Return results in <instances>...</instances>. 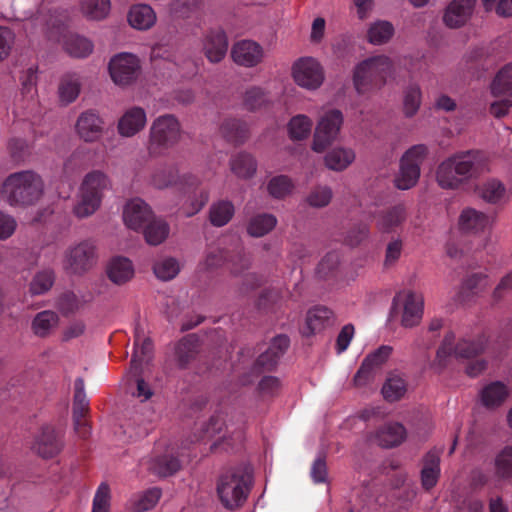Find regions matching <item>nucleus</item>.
<instances>
[{
  "instance_id": "obj_1",
  "label": "nucleus",
  "mask_w": 512,
  "mask_h": 512,
  "mask_svg": "<svg viewBox=\"0 0 512 512\" xmlns=\"http://www.w3.org/2000/svg\"><path fill=\"white\" fill-rule=\"evenodd\" d=\"M489 171L487 157L478 151L456 153L442 161L436 170V181L443 189L456 190L471 178Z\"/></svg>"
},
{
  "instance_id": "obj_2",
  "label": "nucleus",
  "mask_w": 512,
  "mask_h": 512,
  "mask_svg": "<svg viewBox=\"0 0 512 512\" xmlns=\"http://www.w3.org/2000/svg\"><path fill=\"white\" fill-rule=\"evenodd\" d=\"M43 178L33 170H22L8 175L1 184L0 198L14 208L35 205L44 195Z\"/></svg>"
},
{
  "instance_id": "obj_3",
  "label": "nucleus",
  "mask_w": 512,
  "mask_h": 512,
  "mask_svg": "<svg viewBox=\"0 0 512 512\" xmlns=\"http://www.w3.org/2000/svg\"><path fill=\"white\" fill-rule=\"evenodd\" d=\"M395 61L386 54H377L359 61L352 69V84L359 96L381 89L395 75Z\"/></svg>"
},
{
  "instance_id": "obj_4",
  "label": "nucleus",
  "mask_w": 512,
  "mask_h": 512,
  "mask_svg": "<svg viewBox=\"0 0 512 512\" xmlns=\"http://www.w3.org/2000/svg\"><path fill=\"white\" fill-rule=\"evenodd\" d=\"M485 348L484 341L479 339L477 341L460 340L456 341L453 332H448L439 346L436 357L431 364V368L440 373L450 362L451 358L470 359Z\"/></svg>"
},
{
  "instance_id": "obj_5",
  "label": "nucleus",
  "mask_w": 512,
  "mask_h": 512,
  "mask_svg": "<svg viewBox=\"0 0 512 512\" xmlns=\"http://www.w3.org/2000/svg\"><path fill=\"white\" fill-rule=\"evenodd\" d=\"M249 491L248 476L242 470H231L222 474L217 482V494L227 509L240 507Z\"/></svg>"
},
{
  "instance_id": "obj_6",
  "label": "nucleus",
  "mask_w": 512,
  "mask_h": 512,
  "mask_svg": "<svg viewBox=\"0 0 512 512\" xmlns=\"http://www.w3.org/2000/svg\"><path fill=\"white\" fill-rule=\"evenodd\" d=\"M181 137V126L177 118L167 114L156 118L150 128L148 150L153 156L163 154L174 146Z\"/></svg>"
},
{
  "instance_id": "obj_7",
  "label": "nucleus",
  "mask_w": 512,
  "mask_h": 512,
  "mask_svg": "<svg viewBox=\"0 0 512 512\" xmlns=\"http://www.w3.org/2000/svg\"><path fill=\"white\" fill-rule=\"evenodd\" d=\"M343 123L344 116L339 109L323 111L316 122L311 149L316 153L324 152L338 140Z\"/></svg>"
},
{
  "instance_id": "obj_8",
  "label": "nucleus",
  "mask_w": 512,
  "mask_h": 512,
  "mask_svg": "<svg viewBox=\"0 0 512 512\" xmlns=\"http://www.w3.org/2000/svg\"><path fill=\"white\" fill-rule=\"evenodd\" d=\"M111 81L120 88L134 85L141 75V61L130 52H120L113 55L107 64Z\"/></svg>"
},
{
  "instance_id": "obj_9",
  "label": "nucleus",
  "mask_w": 512,
  "mask_h": 512,
  "mask_svg": "<svg viewBox=\"0 0 512 512\" xmlns=\"http://www.w3.org/2000/svg\"><path fill=\"white\" fill-rule=\"evenodd\" d=\"M291 77L298 87L307 91H316L325 82V70L317 58L303 56L293 62Z\"/></svg>"
},
{
  "instance_id": "obj_10",
  "label": "nucleus",
  "mask_w": 512,
  "mask_h": 512,
  "mask_svg": "<svg viewBox=\"0 0 512 512\" xmlns=\"http://www.w3.org/2000/svg\"><path fill=\"white\" fill-rule=\"evenodd\" d=\"M427 154L425 145L418 144L408 149L400 160L399 172L394 179L395 186L400 190L414 187L420 177V165Z\"/></svg>"
},
{
  "instance_id": "obj_11",
  "label": "nucleus",
  "mask_w": 512,
  "mask_h": 512,
  "mask_svg": "<svg viewBox=\"0 0 512 512\" xmlns=\"http://www.w3.org/2000/svg\"><path fill=\"white\" fill-rule=\"evenodd\" d=\"M424 299L417 292L407 290L393 299L392 313L400 317L401 325L411 328L419 324L423 316Z\"/></svg>"
},
{
  "instance_id": "obj_12",
  "label": "nucleus",
  "mask_w": 512,
  "mask_h": 512,
  "mask_svg": "<svg viewBox=\"0 0 512 512\" xmlns=\"http://www.w3.org/2000/svg\"><path fill=\"white\" fill-rule=\"evenodd\" d=\"M141 466L154 475L166 477L179 470L180 462L174 448L157 446L148 457L141 460Z\"/></svg>"
},
{
  "instance_id": "obj_13",
  "label": "nucleus",
  "mask_w": 512,
  "mask_h": 512,
  "mask_svg": "<svg viewBox=\"0 0 512 512\" xmlns=\"http://www.w3.org/2000/svg\"><path fill=\"white\" fill-rule=\"evenodd\" d=\"M94 260V244L90 241H84L67 250L64 267L72 273H83L92 267Z\"/></svg>"
},
{
  "instance_id": "obj_14",
  "label": "nucleus",
  "mask_w": 512,
  "mask_h": 512,
  "mask_svg": "<svg viewBox=\"0 0 512 512\" xmlns=\"http://www.w3.org/2000/svg\"><path fill=\"white\" fill-rule=\"evenodd\" d=\"M104 121L92 110L82 112L75 123L77 136L86 143L99 141L104 134Z\"/></svg>"
},
{
  "instance_id": "obj_15",
  "label": "nucleus",
  "mask_w": 512,
  "mask_h": 512,
  "mask_svg": "<svg viewBox=\"0 0 512 512\" xmlns=\"http://www.w3.org/2000/svg\"><path fill=\"white\" fill-rule=\"evenodd\" d=\"M476 0H451L443 13V23L449 28H460L472 17Z\"/></svg>"
},
{
  "instance_id": "obj_16",
  "label": "nucleus",
  "mask_w": 512,
  "mask_h": 512,
  "mask_svg": "<svg viewBox=\"0 0 512 512\" xmlns=\"http://www.w3.org/2000/svg\"><path fill=\"white\" fill-rule=\"evenodd\" d=\"M153 216L151 208L140 198L129 200L123 209L125 225L135 231L142 230Z\"/></svg>"
},
{
  "instance_id": "obj_17",
  "label": "nucleus",
  "mask_w": 512,
  "mask_h": 512,
  "mask_svg": "<svg viewBox=\"0 0 512 512\" xmlns=\"http://www.w3.org/2000/svg\"><path fill=\"white\" fill-rule=\"evenodd\" d=\"M233 61L244 67H255L264 58V50L260 44L252 40H241L236 42L231 49Z\"/></svg>"
},
{
  "instance_id": "obj_18",
  "label": "nucleus",
  "mask_w": 512,
  "mask_h": 512,
  "mask_svg": "<svg viewBox=\"0 0 512 512\" xmlns=\"http://www.w3.org/2000/svg\"><path fill=\"white\" fill-rule=\"evenodd\" d=\"M510 395L509 387L502 381L485 384L479 391V402L486 409L494 410L502 406Z\"/></svg>"
},
{
  "instance_id": "obj_19",
  "label": "nucleus",
  "mask_w": 512,
  "mask_h": 512,
  "mask_svg": "<svg viewBox=\"0 0 512 512\" xmlns=\"http://www.w3.org/2000/svg\"><path fill=\"white\" fill-rule=\"evenodd\" d=\"M147 123V115L141 107L127 109L119 118L117 124L118 133L122 137H133L143 130Z\"/></svg>"
},
{
  "instance_id": "obj_20",
  "label": "nucleus",
  "mask_w": 512,
  "mask_h": 512,
  "mask_svg": "<svg viewBox=\"0 0 512 512\" xmlns=\"http://www.w3.org/2000/svg\"><path fill=\"white\" fill-rule=\"evenodd\" d=\"M228 50L227 36L222 29L207 32L203 38V52L211 63H218L224 59Z\"/></svg>"
},
{
  "instance_id": "obj_21",
  "label": "nucleus",
  "mask_w": 512,
  "mask_h": 512,
  "mask_svg": "<svg viewBox=\"0 0 512 512\" xmlns=\"http://www.w3.org/2000/svg\"><path fill=\"white\" fill-rule=\"evenodd\" d=\"M391 352L392 348L390 346H381L367 355L354 377L355 384L357 386L364 385L373 371L380 368L388 360Z\"/></svg>"
},
{
  "instance_id": "obj_22",
  "label": "nucleus",
  "mask_w": 512,
  "mask_h": 512,
  "mask_svg": "<svg viewBox=\"0 0 512 512\" xmlns=\"http://www.w3.org/2000/svg\"><path fill=\"white\" fill-rule=\"evenodd\" d=\"M106 274L115 285H123L133 279L135 275L134 264L127 257L114 256L106 265Z\"/></svg>"
},
{
  "instance_id": "obj_23",
  "label": "nucleus",
  "mask_w": 512,
  "mask_h": 512,
  "mask_svg": "<svg viewBox=\"0 0 512 512\" xmlns=\"http://www.w3.org/2000/svg\"><path fill=\"white\" fill-rule=\"evenodd\" d=\"M88 410V400L84 391L83 380L75 381V395L73 404V418L76 432L80 437L85 438L89 434V428L83 419Z\"/></svg>"
},
{
  "instance_id": "obj_24",
  "label": "nucleus",
  "mask_w": 512,
  "mask_h": 512,
  "mask_svg": "<svg viewBox=\"0 0 512 512\" xmlns=\"http://www.w3.org/2000/svg\"><path fill=\"white\" fill-rule=\"evenodd\" d=\"M356 159L354 149L347 146H336L328 150L324 156V165L327 169L342 172Z\"/></svg>"
},
{
  "instance_id": "obj_25",
  "label": "nucleus",
  "mask_w": 512,
  "mask_h": 512,
  "mask_svg": "<svg viewBox=\"0 0 512 512\" xmlns=\"http://www.w3.org/2000/svg\"><path fill=\"white\" fill-rule=\"evenodd\" d=\"M61 448L62 441L51 427L44 428L33 445V450L43 458H52Z\"/></svg>"
},
{
  "instance_id": "obj_26",
  "label": "nucleus",
  "mask_w": 512,
  "mask_h": 512,
  "mask_svg": "<svg viewBox=\"0 0 512 512\" xmlns=\"http://www.w3.org/2000/svg\"><path fill=\"white\" fill-rule=\"evenodd\" d=\"M127 20L132 28L145 31L155 25L157 16L151 6L147 4H136L129 9Z\"/></svg>"
},
{
  "instance_id": "obj_27",
  "label": "nucleus",
  "mask_w": 512,
  "mask_h": 512,
  "mask_svg": "<svg viewBox=\"0 0 512 512\" xmlns=\"http://www.w3.org/2000/svg\"><path fill=\"white\" fill-rule=\"evenodd\" d=\"M406 220V209L403 205H395L376 216V227L382 233L394 232Z\"/></svg>"
},
{
  "instance_id": "obj_28",
  "label": "nucleus",
  "mask_w": 512,
  "mask_h": 512,
  "mask_svg": "<svg viewBox=\"0 0 512 512\" xmlns=\"http://www.w3.org/2000/svg\"><path fill=\"white\" fill-rule=\"evenodd\" d=\"M459 227L466 232L478 233L490 227L492 219L482 211L465 208L459 216Z\"/></svg>"
},
{
  "instance_id": "obj_29",
  "label": "nucleus",
  "mask_w": 512,
  "mask_h": 512,
  "mask_svg": "<svg viewBox=\"0 0 512 512\" xmlns=\"http://www.w3.org/2000/svg\"><path fill=\"white\" fill-rule=\"evenodd\" d=\"M111 188L110 178L101 170H93L87 173L79 187L84 193L98 196L103 199L104 192Z\"/></svg>"
},
{
  "instance_id": "obj_30",
  "label": "nucleus",
  "mask_w": 512,
  "mask_h": 512,
  "mask_svg": "<svg viewBox=\"0 0 512 512\" xmlns=\"http://www.w3.org/2000/svg\"><path fill=\"white\" fill-rule=\"evenodd\" d=\"M288 346L289 339L287 336H276L271 341L269 348L258 357L257 364L264 369H271L276 365L278 359L284 354Z\"/></svg>"
},
{
  "instance_id": "obj_31",
  "label": "nucleus",
  "mask_w": 512,
  "mask_h": 512,
  "mask_svg": "<svg viewBox=\"0 0 512 512\" xmlns=\"http://www.w3.org/2000/svg\"><path fill=\"white\" fill-rule=\"evenodd\" d=\"M406 437L405 428L399 423H387L375 435L376 442L385 448L399 445Z\"/></svg>"
},
{
  "instance_id": "obj_32",
  "label": "nucleus",
  "mask_w": 512,
  "mask_h": 512,
  "mask_svg": "<svg viewBox=\"0 0 512 512\" xmlns=\"http://www.w3.org/2000/svg\"><path fill=\"white\" fill-rule=\"evenodd\" d=\"M313 128L312 119L305 114L293 116L287 123V134L291 141L299 142L309 138Z\"/></svg>"
},
{
  "instance_id": "obj_33",
  "label": "nucleus",
  "mask_w": 512,
  "mask_h": 512,
  "mask_svg": "<svg viewBox=\"0 0 512 512\" xmlns=\"http://www.w3.org/2000/svg\"><path fill=\"white\" fill-rule=\"evenodd\" d=\"M58 325V314L51 310H45L35 315L31 323V329L36 336L44 338L49 336Z\"/></svg>"
},
{
  "instance_id": "obj_34",
  "label": "nucleus",
  "mask_w": 512,
  "mask_h": 512,
  "mask_svg": "<svg viewBox=\"0 0 512 512\" xmlns=\"http://www.w3.org/2000/svg\"><path fill=\"white\" fill-rule=\"evenodd\" d=\"M81 79L80 76L71 73L65 74L58 85V97L62 104L68 105L74 102L80 94Z\"/></svg>"
},
{
  "instance_id": "obj_35",
  "label": "nucleus",
  "mask_w": 512,
  "mask_h": 512,
  "mask_svg": "<svg viewBox=\"0 0 512 512\" xmlns=\"http://www.w3.org/2000/svg\"><path fill=\"white\" fill-rule=\"evenodd\" d=\"M230 168L238 178L248 179L256 173L257 162L251 154L240 152L231 158Z\"/></svg>"
},
{
  "instance_id": "obj_36",
  "label": "nucleus",
  "mask_w": 512,
  "mask_h": 512,
  "mask_svg": "<svg viewBox=\"0 0 512 512\" xmlns=\"http://www.w3.org/2000/svg\"><path fill=\"white\" fill-rule=\"evenodd\" d=\"M332 317V312L326 307L318 306L308 311L306 316V323L303 328L305 335H312L320 332L329 319Z\"/></svg>"
},
{
  "instance_id": "obj_37",
  "label": "nucleus",
  "mask_w": 512,
  "mask_h": 512,
  "mask_svg": "<svg viewBox=\"0 0 512 512\" xmlns=\"http://www.w3.org/2000/svg\"><path fill=\"white\" fill-rule=\"evenodd\" d=\"M142 230L146 242L149 245L156 246L166 240L169 235L170 228L167 222L161 219H156L153 216Z\"/></svg>"
},
{
  "instance_id": "obj_38",
  "label": "nucleus",
  "mask_w": 512,
  "mask_h": 512,
  "mask_svg": "<svg viewBox=\"0 0 512 512\" xmlns=\"http://www.w3.org/2000/svg\"><path fill=\"white\" fill-rule=\"evenodd\" d=\"M65 51L76 58H84L89 56L93 51V43L79 35H68L63 40Z\"/></svg>"
},
{
  "instance_id": "obj_39",
  "label": "nucleus",
  "mask_w": 512,
  "mask_h": 512,
  "mask_svg": "<svg viewBox=\"0 0 512 512\" xmlns=\"http://www.w3.org/2000/svg\"><path fill=\"white\" fill-rule=\"evenodd\" d=\"M152 350L153 346L150 339H140L139 337H137L135 341L134 352L132 355L130 372L137 375L138 372L141 370L142 366L150 360Z\"/></svg>"
},
{
  "instance_id": "obj_40",
  "label": "nucleus",
  "mask_w": 512,
  "mask_h": 512,
  "mask_svg": "<svg viewBox=\"0 0 512 512\" xmlns=\"http://www.w3.org/2000/svg\"><path fill=\"white\" fill-rule=\"evenodd\" d=\"M110 9V0H82L80 3L81 13L89 20L105 19L109 15Z\"/></svg>"
},
{
  "instance_id": "obj_41",
  "label": "nucleus",
  "mask_w": 512,
  "mask_h": 512,
  "mask_svg": "<svg viewBox=\"0 0 512 512\" xmlns=\"http://www.w3.org/2000/svg\"><path fill=\"white\" fill-rule=\"evenodd\" d=\"M407 391L405 379L397 374L391 373L382 387V394L387 401L394 402L401 399Z\"/></svg>"
},
{
  "instance_id": "obj_42",
  "label": "nucleus",
  "mask_w": 512,
  "mask_h": 512,
  "mask_svg": "<svg viewBox=\"0 0 512 512\" xmlns=\"http://www.w3.org/2000/svg\"><path fill=\"white\" fill-rule=\"evenodd\" d=\"M102 200L98 196L84 193L79 189L73 213L78 218H86L94 214L100 207Z\"/></svg>"
},
{
  "instance_id": "obj_43",
  "label": "nucleus",
  "mask_w": 512,
  "mask_h": 512,
  "mask_svg": "<svg viewBox=\"0 0 512 512\" xmlns=\"http://www.w3.org/2000/svg\"><path fill=\"white\" fill-rule=\"evenodd\" d=\"M277 224L274 215L263 213L252 217L247 226V232L252 237H262L272 231Z\"/></svg>"
},
{
  "instance_id": "obj_44",
  "label": "nucleus",
  "mask_w": 512,
  "mask_h": 512,
  "mask_svg": "<svg viewBox=\"0 0 512 512\" xmlns=\"http://www.w3.org/2000/svg\"><path fill=\"white\" fill-rule=\"evenodd\" d=\"M439 463L440 458L436 452H430L426 455L421 472L422 485L426 489L432 488L437 483L440 474Z\"/></svg>"
},
{
  "instance_id": "obj_45",
  "label": "nucleus",
  "mask_w": 512,
  "mask_h": 512,
  "mask_svg": "<svg viewBox=\"0 0 512 512\" xmlns=\"http://www.w3.org/2000/svg\"><path fill=\"white\" fill-rule=\"evenodd\" d=\"M235 212L232 202L227 200L218 201L210 207L209 217L214 226L222 227L226 225Z\"/></svg>"
},
{
  "instance_id": "obj_46",
  "label": "nucleus",
  "mask_w": 512,
  "mask_h": 512,
  "mask_svg": "<svg viewBox=\"0 0 512 512\" xmlns=\"http://www.w3.org/2000/svg\"><path fill=\"white\" fill-rule=\"evenodd\" d=\"M161 494L162 493L159 488H149L131 498V507L135 512L147 511L158 503Z\"/></svg>"
},
{
  "instance_id": "obj_47",
  "label": "nucleus",
  "mask_w": 512,
  "mask_h": 512,
  "mask_svg": "<svg viewBox=\"0 0 512 512\" xmlns=\"http://www.w3.org/2000/svg\"><path fill=\"white\" fill-rule=\"evenodd\" d=\"M181 265L176 258L162 257L153 265L155 276L162 281H169L175 278L180 272Z\"/></svg>"
},
{
  "instance_id": "obj_48",
  "label": "nucleus",
  "mask_w": 512,
  "mask_h": 512,
  "mask_svg": "<svg viewBox=\"0 0 512 512\" xmlns=\"http://www.w3.org/2000/svg\"><path fill=\"white\" fill-rule=\"evenodd\" d=\"M394 34L393 25L384 20L371 24L368 30V40L374 45H381L388 42Z\"/></svg>"
},
{
  "instance_id": "obj_49",
  "label": "nucleus",
  "mask_w": 512,
  "mask_h": 512,
  "mask_svg": "<svg viewBox=\"0 0 512 512\" xmlns=\"http://www.w3.org/2000/svg\"><path fill=\"white\" fill-rule=\"evenodd\" d=\"M478 193L489 203H499L505 199L506 189L500 181L490 179L478 188Z\"/></svg>"
},
{
  "instance_id": "obj_50",
  "label": "nucleus",
  "mask_w": 512,
  "mask_h": 512,
  "mask_svg": "<svg viewBox=\"0 0 512 512\" xmlns=\"http://www.w3.org/2000/svg\"><path fill=\"white\" fill-rule=\"evenodd\" d=\"M421 90L417 84L409 85L403 96V112L405 116L412 117L419 110L421 104Z\"/></svg>"
},
{
  "instance_id": "obj_51",
  "label": "nucleus",
  "mask_w": 512,
  "mask_h": 512,
  "mask_svg": "<svg viewBox=\"0 0 512 512\" xmlns=\"http://www.w3.org/2000/svg\"><path fill=\"white\" fill-rule=\"evenodd\" d=\"M294 188L293 181L285 175L273 177L267 185L269 194L277 199H281L289 195Z\"/></svg>"
},
{
  "instance_id": "obj_52",
  "label": "nucleus",
  "mask_w": 512,
  "mask_h": 512,
  "mask_svg": "<svg viewBox=\"0 0 512 512\" xmlns=\"http://www.w3.org/2000/svg\"><path fill=\"white\" fill-rule=\"evenodd\" d=\"M512 88V63L504 66L494 78L491 91L493 95H500Z\"/></svg>"
},
{
  "instance_id": "obj_53",
  "label": "nucleus",
  "mask_w": 512,
  "mask_h": 512,
  "mask_svg": "<svg viewBox=\"0 0 512 512\" xmlns=\"http://www.w3.org/2000/svg\"><path fill=\"white\" fill-rule=\"evenodd\" d=\"M495 472L500 478L512 476V447L503 448L495 458Z\"/></svg>"
},
{
  "instance_id": "obj_54",
  "label": "nucleus",
  "mask_w": 512,
  "mask_h": 512,
  "mask_svg": "<svg viewBox=\"0 0 512 512\" xmlns=\"http://www.w3.org/2000/svg\"><path fill=\"white\" fill-rule=\"evenodd\" d=\"M54 274L51 270H44L37 273L30 284V292L33 295H40L47 292L53 285Z\"/></svg>"
},
{
  "instance_id": "obj_55",
  "label": "nucleus",
  "mask_w": 512,
  "mask_h": 512,
  "mask_svg": "<svg viewBox=\"0 0 512 512\" xmlns=\"http://www.w3.org/2000/svg\"><path fill=\"white\" fill-rule=\"evenodd\" d=\"M110 500L109 486L105 483L100 484L93 499L92 512H110Z\"/></svg>"
},
{
  "instance_id": "obj_56",
  "label": "nucleus",
  "mask_w": 512,
  "mask_h": 512,
  "mask_svg": "<svg viewBox=\"0 0 512 512\" xmlns=\"http://www.w3.org/2000/svg\"><path fill=\"white\" fill-rule=\"evenodd\" d=\"M332 191L327 186L316 187L307 197V202L313 207H324L330 203Z\"/></svg>"
},
{
  "instance_id": "obj_57",
  "label": "nucleus",
  "mask_w": 512,
  "mask_h": 512,
  "mask_svg": "<svg viewBox=\"0 0 512 512\" xmlns=\"http://www.w3.org/2000/svg\"><path fill=\"white\" fill-rule=\"evenodd\" d=\"M267 102V95L260 87H252L246 91L245 103L254 110L263 106Z\"/></svg>"
},
{
  "instance_id": "obj_58",
  "label": "nucleus",
  "mask_w": 512,
  "mask_h": 512,
  "mask_svg": "<svg viewBox=\"0 0 512 512\" xmlns=\"http://www.w3.org/2000/svg\"><path fill=\"white\" fill-rule=\"evenodd\" d=\"M14 40V33L9 28L0 26V62L9 56Z\"/></svg>"
},
{
  "instance_id": "obj_59",
  "label": "nucleus",
  "mask_w": 512,
  "mask_h": 512,
  "mask_svg": "<svg viewBox=\"0 0 512 512\" xmlns=\"http://www.w3.org/2000/svg\"><path fill=\"white\" fill-rule=\"evenodd\" d=\"M17 227L15 218L0 211V240H5L13 235Z\"/></svg>"
},
{
  "instance_id": "obj_60",
  "label": "nucleus",
  "mask_w": 512,
  "mask_h": 512,
  "mask_svg": "<svg viewBox=\"0 0 512 512\" xmlns=\"http://www.w3.org/2000/svg\"><path fill=\"white\" fill-rule=\"evenodd\" d=\"M326 32V21L323 17H316L311 24L309 40L312 44H320Z\"/></svg>"
},
{
  "instance_id": "obj_61",
  "label": "nucleus",
  "mask_w": 512,
  "mask_h": 512,
  "mask_svg": "<svg viewBox=\"0 0 512 512\" xmlns=\"http://www.w3.org/2000/svg\"><path fill=\"white\" fill-rule=\"evenodd\" d=\"M403 243L400 239L392 240L388 243L385 253V265L390 266L395 264L402 253Z\"/></svg>"
},
{
  "instance_id": "obj_62",
  "label": "nucleus",
  "mask_w": 512,
  "mask_h": 512,
  "mask_svg": "<svg viewBox=\"0 0 512 512\" xmlns=\"http://www.w3.org/2000/svg\"><path fill=\"white\" fill-rule=\"evenodd\" d=\"M36 80L35 72L32 69L27 70L22 79L21 92L24 97L32 99L36 95Z\"/></svg>"
},
{
  "instance_id": "obj_63",
  "label": "nucleus",
  "mask_w": 512,
  "mask_h": 512,
  "mask_svg": "<svg viewBox=\"0 0 512 512\" xmlns=\"http://www.w3.org/2000/svg\"><path fill=\"white\" fill-rule=\"evenodd\" d=\"M355 329L351 324L345 325L338 334L336 349L338 353L344 352L354 337Z\"/></svg>"
},
{
  "instance_id": "obj_64",
  "label": "nucleus",
  "mask_w": 512,
  "mask_h": 512,
  "mask_svg": "<svg viewBox=\"0 0 512 512\" xmlns=\"http://www.w3.org/2000/svg\"><path fill=\"white\" fill-rule=\"evenodd\" d=\"M85 324L83 321L76 320L69 323L62 331V339L64 341H70L78 338L85 332Z\"/></svg>"
}]
</instances>
